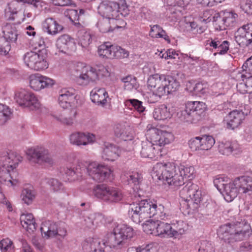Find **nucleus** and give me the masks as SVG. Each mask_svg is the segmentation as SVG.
Segmentation results:
<instances>
[{
	"instance_id": "864d4df0",
	"label": "nucleus",
	"mask_w": 252,
	"mask_h": 252,
	"mask_svg": "<svg viewBox=\"0 0 252 252\" xmlns=\"http://www.w3.org/2000/svg\"><path fill=\"white\" fill-rule=\"evenodd\" d=\"M113 55H112V59H121L126 58L128 56V52L125 49L121 48L120 46H115L113 47Z\"/></svg>"
},
{
	"instance_id": "1a4fd4ad",
	"label": "nucleus",
	"mask_w": 252,
	"mask_h": 252,
	"mask_svg": "<svg viewBox=\"0 0 252 252\" xmlns=\"http://www.w3.org/2000/svg\"><path fill=\"white\" fill-rule=\"evenodd\" d=\"M205 103L200 101H190L186 104L185 108L180 112L182 120L191 123H196L205 115Z\"/></svg>"
},
{
	"instance_id": "052dcab7",
	"label": "nucleus",
	"mask_w": 252,
	"mask_h": 252,
	"mask_svg": "<svg viewBox=\"0 0 252 252\" xmlns=\"http://www.w3.org/2000/svg\"><path fill=\"white\" fill-rule=\"evenodd\" d=\"M240 7L245 13L252 15V0H241Z\"/></svg>"
},
{
	"instance_id": "423d86ee",
	"label": "nucleus",
	"mask_w": 252,
	"mask_h": 252,
	"mask_svg": "<svg viewBox=\"0 0 252 252\" xmlns=\"http://www.w3.org/2000/svg\"><path fill=\"white\" fill-rule=\"evenodd\" d=\"M99 13L103 17L111 18L112 22L121 15L128 14V8L125 0H103L98 8Z\"/></svg>"
},
{
	"instance_id": "bb28decb",
	"label": "nucleus",
	"mask_w": 252,
	"mask_h": 252,
	"mask_svg": "<svg viewBox=\"0 0 252 252\" xmlns=\"http://www.w3.org/2000/svg\"><path fill=\"white\" fill-rule=\"evenodd\" d=\"M107 248L105 242L99 239L93 238L90 242L87 241L83 246L86 252H106Z\"/></svg>"
},
{
	"instance_id": "6e6552de",
	"label": "nucleus",
	"mask_w": 252,
	"mask_h": 252,
	"mask_svg": "<svg viewBox=\"0 0 252 252\" xmlns=\"http://www.w3.org/2000/svg\"><path fill=\"white\" fill-rule=\"evenodd\" d=\"M134 236L133 228L125 224L118 225L109 238L110 247L116 249L127 247Z\"/></svg>"
},
{
	"instance_id": "4be33fe9",
	"label": "nucleus",
	"mask_w": 252,
	"mask_h": 252,
	"mask_svg": "<svg viewBox=\"0 0 252 252\" xmlns=\"http://www.w3.org/2000/svg\"><path fill=\"white\" fill-rule=\"evenodd\" d=\"M56 46L59 51L65 54H70L76 50L74 39L67 34H63L57 40Z\"/></svg>"
},
{
	"instance_id": "f257e3e1",
	"label": "nucleus",
	"mask_w": 252,
	"mask_h": 252,
	"mask_svg": "<svg viewBox=\"0 0 252 252\" xmlns=\"http://www.w3.org/2000/svg\"><path fill=\"white\" fill-rule=\"evenodd\" d=\"M164 207L161 204L158 206L156 202L148 199L137 200L130 204L128 214L131 220L138 224L144 220L155 217L157 219L154 222V226L156 229L157 235L163 237H170L171 225L170 224L161 221L158 219L164 220L166 217L164 212Z\"/></svg>"
},
{
	"instance_id": "aec40b11",
	"label": "nucleus",
	"mask_w": 252,
	"mask_h": 252,
	"mask_svg": "<svg viewBox=\"0 0 252 252\" xmlns=\"http://www.w3.org/2000/svg\"><path fill=\"white\" fill-rule=\"evenodd\" d=\"M247 115L248 112L245 113L242 110H234L229 112L224 119V122L226 124V127L231 129L238 127Z\"/></svg>"
},
{
	"instance_id": "6ab92c4d",
	"label": "nucleus",
	"mask_w": 252,
	"mask_h": 252,
	"mask_svg": "<svg viewBox=\"0 0 252 252\" xmlns=\"http://www.w3.org/2000/svg\"><path fill=\"white\" fill-rule=\"evenodd\" d=\"M30 79V87L36 91L44 88H50L55 84V81L52 79L39 74L31 75Z\"/></svg>"
},
{
	"instance_id": "473e14b6",
	"label": "nucleus",
	"mask_w": 252,
	"mask_h": 252,
	"mask_svg": "<svg viewBox=\"0 0 252 252\" xmlns=\"http://www.w3.org/2000/svg\"><path fill=\"white\" fill-rule=\"evenodd\" d=\"M21 4H29L33 5L35 7H37L41 4L40 0H12L8 5L7 11L11 13V14H16L18 12V6L16 7L17 3Z\"/></svg>"
},
{
	"instance_id": "49530a36",
	"label": "nucleus",
	"mask_w": 252,
	"mask_h": 252,
	"mask_svg": "<svg viewBox=\"0 0 252 252\" xmlns=\"http://www.w3.org/2000/svg\"><path fill=\"white\" fill-rule=\"evenodd\" d=\"M67 113V111H65L61 114L53 115V117L57 121L64 124L71 125L73 123V120L75 118L76 115L73 116V113H71V110H70L68 116H66Z\"/></svg>"
},
{
	"instance_id": "4d7b16f0",
	"label": "nucleus",
	"mask_w": 252,
	"mask_h": 252,
	"mask_svg": "<svg viewBox=\"0 0 252 252\" xmlns=\"http://www.w3.org/2000/svg\"><path fill=\"white\" fill-rule=\"evenodd\" d=\"M11 43L1 37L0 38V54L6 55L10 50Z\"/></svg>"
},
{
	"instance_id": "39448f33",
	"label": "nucleus",
	"mask_w": 252,
	"mask_h": 252,
	"mask_svg": "<svg viewBox=\"0 0 252 252\" xmlns=\"http://www.w3.org/2000/svg\"><path fill=\"white\" fill-rule=\"evenodd\" d=\"M180 195L185 200L184 205L188 213H193L198 211L203 195L197 184L189 181L180 191Z\"/></svg>"
},
{
	"instance_id": "f704fd0d",
	"label": "nucleus",
	"mask_w": 252,
	"mask_h": 252,
	"mask_svg": "<svg viewBox=\"0 0 252 252\" xmlns=\"http://www.w3.org/2000/svg\"><path fill=\"white\" fill-rule=\"evenodd\" d=\"M3 37L11 44L16 43L17 40L18 33L15 26L10 24H7L2 29Z\"/></svg>"
},
{
	"instance_id": "f3484780",
	"label": "nucleus",
	"mask_w": 252,
	"mask_h": 252,
	"mask_svg": "<svg viewBox=\"0 0 252 252\" xmlns=\"http://www.w3.org/2000/svg\"><path fill=\"white\" fill-rule=\"evenodd\" d=\"M216 18V28L220 31H223L228 27H234L236 24L238 15L232 12L224 11L219 13V16Z\"/></svg>"
},
{
	"instance_id": "c756f323",
	"label": "nucleus",
	"mask_w": 252,
	"mask_h": 252,
	"mask_svg": "<svg viewBox=\"0 0 252 252\" xmlns=\"http://www.w3.org/2000/svg\"><path fill=\"white\" fill-rule=\"evenodd\" d=\"M43 29L48 34L55 35L62 32L63 28V26L59 24L53 18H48L43 23Z\"/></svg>"
},
{
	"instance_id": "412c9836",
	"label": "nucleus",
	"mask_w": 252,
	"mask_h": 252,
	"mask_svg": "<svg viewBox=\"0 0 252 252\" xmlns=\"http://www.w3.org/2000/svg\"><path fill=\"white\" fill-rule=\"evenodd\" d=\"M164 77L163 86L159 88L158 91L159 97L177 91L180 87V83L174 77L164 75Z\"/></svg>"
},
{
	"instance_id": "0eeeda50",
	"label": "nucleus",
	"mask_w": 252,
	"mask_h": 252,
	"mask_svg": "<svg viewBox=\"0 0 252 252\" xmlns=\"http://www.w3.org/2000/svg\"><path fill=\"white\" fill-rule=\"evenodd\" d=\"M93 193L97 199L108 204L119 203L123 200L124 197L120 189L103 184L94 186Z\"/></svg>"
},
{
	"instance_id": "79ce46f5",
	"label": "nucleus",
	"mask_w": 252,
	"mask_h": 252,
	"mask_svg": "<svg viewBox=\"0 0 252 252\" xmlns=\"http://www.w3.org/2000/svg\"><path fill=\"white\" fill-rule=\"evenodd\" d=\"M177 167L178 169L177 171L180 172L182 177H184L186 184L188 182L187 181L191 180L194 177V168L193 166L181 164Z\"/></svg>"
},
{
	"instance_id": "a18cd8bd",
	"label": "nucleus",
	"mask_w": 252,
	"mask_h": 252,
	"mask_svg": "<svg viewBox=\"0 0 252 252\" xmlns=\"http://www.w3.org/2000/svg\"><path fill=\"white\" fill-rule=\"evenodd\" d=\"M113 47L110 42H105L100 45L98 48L99 56L103 58L112 59Z\"/></svg>"
},
{
	"instance_id": "5701e85b",
	"label": "nucleus",
	"mask_w": 252,
	"mask_h": 252,
	"mask_svg": "<svg viewBox=\"0 0 252 252\" xmlns=\"http://www.w3.org/2000/svg\"><path fill=\"white\" fill-rule=\"evenodd\" d=\"M98 78V74L96 70L90 66H85L82 68L77 82L81 85H86L91 81H94Z\"/></svg>"
},
{
	"instance_id": "2f4dec72",
	"label": "nucleus",
	"mask_w": 252,
	"mask_h": 252,
	"mask_svg": "<svg viewBox=\"0 0 252 252\" xmlns=\"http://www.w3.org/2000/svg\"><path fill=\"white\" fill-rule=\"evenodd\" d=\"M123 178V179L125 180L128 185L132 187L134 190L140 189V184L143 179L141 174L138 172L127 173L124 175Z\"/></svg>"
},
{
	"instance_id": "ddd939ff",
	"label": "nucleus",
	"mask_w": 252,
	"mask_h": 252,
	"mask_svg": "<svg viewBox=\"0 0 252 252\" xmlns=\"http://www.w3.org/2000/svg\"><path fill=\"white\" fill-rule=\"evenodd\" d=\"M28 160L33 163L39 164H46L52 166L54 160L47 149L42 147H37L27 150Z\"/></svg>"
},
{
	"instance_id": "a19ab883",
	"label": "nucleus",
	"mask_w": 252,
	"mask_h": 252,
	"mask_svg": "<svg viewBox=\"0 0 252 252\" xmlns=\"http://www.w3.org/2000/svg\"><path fill=\"white\" fill-rule=\"evenodd\" d=\"M238 79H241L243 82L240 83L237 85V88L240 93L245 94L249 93V87L248 86V82L252 79V76L250 73H248L246 71V73H239L238 75Z\"/></svg>"
},
{
	"instance_id": "72a5a7b5",
	"label": "nucleus",
	"mask_w": 252,
	"mask_h": 252,
	"mask_svg": "<svg viewBox=\"0 0 252 252\" xmlns=\"http://www.w3.org/2000/svg\"><path fill=\"white\" fill-rule=\"evenodd\" d=\"M22 226L30 233L33 232L36 228V223L32 214H23L20 217Z\"/></svg>"
},
{
	"instance_id": "7ed1b4c3",
	"label": "nucleus",
	"mask_w": 252,
	"mask_h": 252,
	"mask_svg": "<svg viewBox=\"0 0 252 252\" xmlns=\"http://www.w3.org/2000/svg\"><path fill=\"white\" fill-rule=\"evenodd\" d=\"M177 167L170 163H158L153 168V178L162 180L164 184L174 187L186 184L184 177L177 171Z\"/></svg>"
},
{
	"instance_id": "f03ea898",
	"label": "nucleus",
	"mask_w": 252,
	"mask_h": 252,
	"mask_svg": "<svg viewBox=\"0 0 252 252\" xmlns=\"http://www.w3.org/2000/svg\"><path fill=\"white\" fill-rule=\"evenodd\" d=\"M250 227L244 222L228 223L219 227L218 235L225 243L231 244L248 238L251 234Z\"/></svg>"
},
{
	"instance_id": "13d9d810",
	"label": "nucleus",
	"mask_w": 252,
	"mask_h": 252,
	"mask_svg": "<svg viewBox=\"0 0 252 252\" xmlns=\"http://www.w3.org/2000/svg\"><path fill=\"white\" fill-rule=\"evenodd\" d=\"M241 183L245 188L244 193H246L249 190L252 191V176H242L240 177Z\"/></svg>"
},
{
	"instance_id": "09e8293b",
	"label": "nucleus",
	"mask_w": 252,
	"mask_h": 252,
	"mask_svg": "<svg viewBox=\"0 0 252 252\" xmlns=\"http://www.w3.org/2000/svg\"><path fill=\"white\" fill-rule=\"evenodd\" d=\"M21 198L22 201L27 205L31 204L35 198V192L33 190L25 188L22 190Z\"/></svg>"
},
{
	"instance_id": "9d476101",
	"label": "nucleus",
	"mask_w": 252,
	"mask_h": 252,
	"mask_svg": "<svg viewBox=\"0 0 252 252\" xmlns=\"http://www.w3.org/2000/svg\"><path fill=\"white\" fill-rule=\"evenodd\" d=\"M45 51L39 50L37 52H28L23 56L25 64L32 69L36 71L44 70L48 67Z\"/></svg>"
},
{
	"instance_id": "a878e982",
	"label": "nucleus",
	"mask_w": 252,
	"mask_h": 252,
	"mask_svg": "<svg viewBox=\"0 0 252 252\" xmlns=\"http://www.w3.org/2000/svg\"><path fill=\"white\" fill-rule=\"evenodd\" d=\"M164 74H155L150 75L147 80L148 88L153 91V94L159 97L158 91L159 88L163 86V80L165 79Z\"/></svg>"
},
{
	"instance_id": "9b49d317",
	"label": "nucleus",
	"mask_w": 252,
	"mask_h": 252,
	"mask_svg": "<svg viewBox=\"0 0 252 252\" xmlns=\"http://www.w3.org/2000/svg\"><path fill=\"white\" fill-rule=\"evenodd\" d=\"M65 226V223L62 221L47 220L42 223L40 230L43 237L46 238L58 236L63 238L66 234Z\"/></svg>"
},
{
	"instance_id": "69168bd1",
	"label": "nucleus",
	"mask_w": 252,
	"mask_h": 252,
	"mask_svg": "<svg viewBox=\"0 0 252 252\" xmlns=\"http://www.w3.org/2000/svg\"><path fill=\"white\" fill-rule=\"evenodd\" d=\"M162 30V28L158 25H155L153 26H151V31L149 35L152 37L158 38L160 32Z\"/></svg>"
},
{
	"instance_id": "bf43d9fd",
	"label": "nucleus",
	"mask_w": 252,
	"mask_h": 252,
	"mask_svg": "<svg viewBox=\"0 0 252 252\" xmlns=\"http://www.w3.org/2000/svg\"><path fill=\"white\" fill-rule=\"evenodd\" d=\"M92 40L91 34L88 32H84L80 37L79 44L83 48H86L90 44Z\"/></svg>"
},
{
	"instance_id": "4c0bfd02",
	"label": "nucleus",
	"mask_w": 252,
	"mask_h": 252,
	"mask_svg": "<svg viewBox=\"0 0 252 252\" xmlns=\"http://www.w3.org/2000/svg\"><path fill=\"white\" fill-rule=\"evenodd\" d=\"M86 168L85 167H81L80 164H78L74 169V167H67L65 169L64 173L65 175L67 178L69 182L74 181L78 180V177L82 176L83 172H85Z\"/></svg>"
},
{
	"instance_id": "6e6d98bb",
	"label": "nucleus",
	"mask_w": 252,
	"mask_h": 252,
	"mask_svg": "<svg viewBox=\"0 0 252 252\" xmlns=\"http://www.w3.org/2000/svg\"><path fill=\"white\" fill-rule=\"evenodd\" d=\"M189 145L192 151L203 150L201 137L191 139L189 142Z\"/></svg>"
},
{
	"instance_id": "58836bf2",
	"label": "nucleus",
	"mask_w": 252,
	"mask_h": 252,
	"mask_svg": "<svg viewBox=\"0 0 252 252\" xmlns=\"http://www.w3.org/2000/svg\"><path fill=\"white\" fill-rule=\"evenodd\" d=\"M153 117L157 120H164L171 117L169 109L165 104H162L155 108L153 112Z\"/></svg>"
},
{
	"instance_id": "20e7f679",
	"label": "nucleus",
	"mask_w": 252,
	"mask_h": 252,
	"mask_svg": "<svg viewBox=\"0 0 252 252\" xmlns=\"http://www.w3.org/2000/svg\"><path fill=\"white\" fill-rule=\"evenodd\" d=\"M19 159L12 152H3L0 157V193H2V185L15 186L18 183L13 179L11 171L16 168Z\"/></svg>"
},
{
	"instance_id": "338daca9",
	"label": "nucleus",
	"mask_w": 252,
	"mask_h": 252,
	"mask_svg": "<svg viewBox=\"0 0 252 252\" xmlns=\"http://www.w3.org/2000/svg\"><path fill=\"white\" fill-rule=\"evenodd\" d=\"M236 41L239 45L242 44V46L246 45L249 46L252 42V38L248 39L247 38L246 34L244 36L237 35L236 36Z\"/></svg>"
},
{
	"instance_id": "5fc2aeb1",
	"label": "nucleus",
	"mask_w": 252,
	"mask_h": 252,
	"mask_svg": "<svg viewBox=\"0 0 252 252\" xmlns=\"http://www.w3.org/2000/svg\"><path fill=\"white\" fill-rule=\"evenodd\" d=\"M114 133L116 136L124 141L127 140L128 135L125 130V127L121 125L118 124L115 126Z\"/></svg>"
},
{
	"instance_id": "3c124183",
	"label": "nucleus",
	"mask_w": 252,
	"mask_h": 252,
	"mask_svg": "<svg viewBox=\"0 0 252 252\" xmlns=\"http://www.w3.org/2000/svg\"><path fill=\"white\" fill-rule=\"evenodd\" d=\"M47 183L50 186L51 189L54 192H62L65 190L63 183L57 179H49Z\"/></svg>"
},
{
	"instance_id": "b1692460",
	"label": "nucleus",
	"mask_w": 252,
	"mask_h": 252,
	"mask_svg": "<svg viewBox=\"0 0 252 252\" xmlns=\"http://www.w3.org/2000/svg\"><path fill=\"white\" fill-rule=\"evenodd\" d=\"M95 139V135L90 133L76 132L70 136L71 143L77 146L92 144Z\"/></svg>"
},
{
	"instance_id": "37998d69",
	"label": "nucleus",
	"mask_w": 252,
	"mask_h": 252,
	"mask_svg": "<svg viewBox=\"0 0 252 252\" xmlns=\"http://www.w3.org/2000/svg\"><path fill=\"white\" fill-rule=\"evenodd\" d=\"M125 104L128 107H131V109H134L139 114H144L146 111V107L141 101L137 99H128L125 102Z\"/></svg>"
},
{
	"instance_id": "c85d7f7f",
	"label": "nucleus",
	"mask_w": 252,
	"mask_h": 252,
	"mask_svg": "<svg viewBox=\"0 0 252 252\" xmlns=\"http://www.w3.org/2000/svg\"><path fill=\"white\" fill-rule=\"evenodd\" d=\"M240 145L236 141H222L218 145L219 152L222 155L228 156L233 152L239 151Z\"/></svg>"
},
{
	"instance_id": "603ef678",
	"label": "nucleus",
	"mask_w": 252,
	"mask_h": 252,
	"mask_svg": "<svg viewBox=\"0 0 252 252\" xmlns=\"http://www.w3.org/2000/svg\"><path fill=\"white\" fill-rule=\"evenodd\" d=\"M201 138L203 150L211 149L215 143V139L212 136L204 135Z\"/></svg>"
},
{
	"instance_id": "2eb2a0df",
	"label": "nucleus",
	"mask_w": 252,
	"mask_h": 252,
	"mask_svg": "<svg viewBox=\"0 0 252 252\" xmlns=\"http://www.w3.org/2000/svg\"><path fill=\"white\" fill-rule=\"evenodd\" d=\"M86 169L89 176L98 182L109 179L112 173L109 167L96 162L90 163Z\"/></svg>"
},
{
	"instance_id": "f8f14e48",
	"label": "nucleus",
	"mask_w": 252,
	"mask_h": 252,
	"mask_svg": "<svg viewBox=\"0 0 252 252\" xmlns=\"http://www.w3.org/2000/svg\"><path fill=\"white\" fill-rule=\"evenodd\" d=\"M146 136L147 139L154 142L156 145L163 146L170 143L173 141V135L169 132L162 131L160 129L148 125Z\"/></svg>"
},
{
	"instance_id": "8fccbe9b",
	"label": "nucleus",
	"mask_w": 252,
	"mask_h": 252,
	"mask_svg": "<svg viewBox=\"0 0 252 252\" xmlns=\"http://www.w3.org/2000/svg\"><path fill=\"white\" fill-rule=\"evenodd\" d=\"M11 114L10 108L8 106L0 104V125L5 124L10 119Z\"/></svg>"
},
{
	"instance_id": "4468645a",
	"label": "nucleus",
	"mask_w": 252,
	"mask_h": 252,
	"mask_svg": "<svg viewBox=\"0 0 252 252\" xmlns=\"http://www.w3.org/2000/svg\"><path fill=\"white\" fill-rule=\"evenodd\" d=\"M75 91L72 89H63L61 91V94L58 98L59 104L63 109L69 108L73 116L77 115L76 107L77 106V95Z\"/></svg>"
},
{
	"instance_id": "e2e57ef3",
	"label": "nucleus",
	"mask_w": 252,
	"mask_h": 252,
	"mask_svg": "<svg viewBox=\"0 0 252 252\" xmlns=\"http://www.w3.org/2000/svg\"><path fill=\"white\" fill-rule=\"evenodd\" d=\"M207 85L202 82L195 84L191 91H192L195 95L203 94L206 93Z\"/></svg>"
},
{
	"instance_id": "dca6fc26",
	"label": "nucleus",
	"mask_w": 252,
	"mask_h": 252,
	"mask_svg": "<svg viewBox=\"0 0 252 252\" xmlns=\"http://www.w3.org/2000/svg\"><path fill=\"white\" fill-rule=\"evenodd\" d=\"M16 102L21 106L29 107L31 109L38 108L39 102L35 95L25 90L17 92L15 94Z\"/></svg>"
},
{
	"instance_id": "393cba45",
	"label": "nucleus",
	"mask_w": 252,
	"mask_h": 252,
	"mask_svg": "<svg viewBox=\"0 0 252 252\" xmlns=\"http://www.w3.org/2000/svg\"><path fill=\"white\" fill-rule=\"evenodd\" d=\"M121 151L115 144L105 143L102 153V158L105 160L114 161L120 156Z\"/></svg>"
},
{
	"instance_id": "a211bd4d",
	"label": "nucleus",
	"mask_w": 252,
	"mask_h": 252,
	"mask_svg": "<svg viewBox=\"0 0 252 252\" xmlns=\"http://www.w3.org/2000/svg\"><path fill=\"white\" fill-rule=\"evenodd\" d=\"M240 177L236 179L234 182H229L224 186V188L220 192L224 196L225 200L227 202L232 201L236 198L239 191L244 193V187L241 186L242 184Z\"/></svg>"
},
{
	"instance_id": "680f3d73",
	"label": "nucleus",
	"mask_w": 252,
	"mask_h": 252,
	"mask_svg": "<svg viewBox=\"0 0 252 252\" xmlns=\"http://www.w3.org/2000/svg\"><path fill=\"white\" fill-rule=\"evenodd\" d=\"M218 46L217 50V52L214 54V56H216L217 54L222 55L226 54L229 50V42L227 40L222 42L220 41Z\"/></svg>"
},
{
	"instance_id": "0e129e2a",
	"label": "nucleus",
	"mask_w": 252,
	"mask_h": 252,
	"mask_svg": "<svg viewBox=\"0 0 252 252\" xmlns=\"http://www.w3.org/2000/svg\"><path fill=\"white\" fill-rule=\"evenodd\" d=\"M227 179H225L224 177H219L214 180V184L220 192H221L224 186L228 183Z\"/></svg>"
},
{
	"instance_id": "e433bc0d",
	"label": "nucleus",
	"mask_w": 252,
	"mask_h": 252,
	"mask_svg": "<svg viewBox=\"0 0 252 252\" xmlns=\"http://www.w3.org/2000/svg\"><path fill=\"white\" fill-rule=\"evenodd\" d=\"M142 149L140 152L141 155L145 158H152L155 157L156 152L154 142L148 139V141L142 142Z\"/></svg>"
},
{
	"instance_id": "c9c22d12",
	"label": "nucleus",
	"mask_w": 252,
	"mask_h": 252,
	"mask_svg": "<svg viewBox=\"0 0 252 252\" xmlns=\"http://www.w3.org/2000/svg\"><path fill=\"white\" fill-rule=\"evenodd\" d=\"M171 225V232H169L170 238L180 239L185 233L187 228V224L183 221H178Z\"/></svg>"
},
{
	"instance_id": "ea45409f",
	"label": "nucleus",
	"mask_w": 252,
	"mask_h": 252,
	"mask_svg": "<svg viewBox=\"0 0 252 252\" xmlns=\"http://www.w3.org/2000/svg\"><path fill=\"white\" fill-rule=\"evenodd\" d=\"M121 80L124 83L123 88L125 91L137 90L139 87L136 78L132 75H129L123 77Z\"/></svg>"
},
{
	"instance_id": "c03bdc74",
	"label": "nucleus",
	"mask_w": 252,
	"mask_h": 252,
	"mask_svg": "<svg viewBox=\"0 0 252 252\" xmlns=\"http://www.w3.org/2000/svg\"><path fill=\"white\" fill-rule=\"evenodd\" d=\"M111 18L103 17L99 19L97 22L96 26L99 30V31L102 33H106L112 31L116 27H113L111 25Z\"/></svg>"
},
{
	"instance_id": "774afa93",
	"label": "nucleus",
	"mask_w": 252,
	"mask_h": 252,
	"mask_svg": "<svg viewBox=\"0 0 252 252\" xmlns=\"http://www.w3.org/2000/svg\"><path fill=\"white\" fill-rule=\"evenodd\" d=\"M13 243L9 239H2L0 242V248L2 252H6L11 246Z\"/></svg>"
},
{
	"instance_id": "cd10ccee",
	"label": "nucleus",
	"mask_w": 252,
	"mask_h": 252,
	"mask_svg": "<svg viewBox=\"0 0 252 252\" xmlns=\"http://www.w3.org/2000/svg\"><path fill=\"white\" fill-rule=\"evenodd\" d=\"M91 99L98 105H104L107 103L108 94L104 88H95L91 92Z\"/></svg>"
},
{
	"instance_id": "7c9ffc66",
	"label": "nucleus",
	"mask_w": 252,
	"mask_h": 252,
	"mask_svg": "<svg viewBox=\"0 0 252 252\" xmlns=\"http://www.w3.org/2000/svg\"><path fill=\"white\" fill-rule=\"evenodd\" d=\"M103 216L99 213H93L84 217V225L90 229H94L102 223Z\"/></svg>"
},
{
	"instance_id": "de8ad7c7",
	"label": "nucleus",
	"mask_w": 252,
	"mask_h": 252,
	"mask_svg": "<svg viewBox=\"0 0 252 252\" xmlns=\"http://www.w3.org/2000/svg\"><path fill=\"white\" fill-rule=\"evenodd\" d=\"M198 252H215V249L213 244L207 240L199 241L195 247Z\"/></svg>"
}]
</instances>
